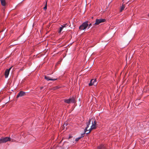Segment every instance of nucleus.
Returning <instances> with one entry per match:
<instances>
[{
  "mask_svg": "<svg viewBox=\"0 0 149 149\" xmlns=\"http://www.w3.org/2000/svg\"><path fill=\"white\" fill-rule=\"evenodd\" d=\"M11 139L9 137H2L0 139V144L6 143L8 141H10Z\"/></svg>",
  "mask_w": 149,
  "mask_h": 149,
  "instance_id": "f257e3e1",
  "label": "nucleus"
},
{
  "mask_svg": "<svg viewBox=\"0 0 149 149\" xmlns=\"http://www.w3.org/2000/svg\"><path fill=\"white\" fill-rule=\"evenodd\" d=\"M92 125L91 127V128L89 129V131L86 133V134H89L91 132L92 130L95 129L96 128V121L95 120H94V121H92Z\"/></svg>",
  "mask_w": 149,
  "mask_h": 149,
  "instance_id": "f03ea898",
  "label": "nucleus"
},
{
  "mask_svg": "<svg viewBox=\"0 0 149 149\" xmlns=\"http://www.w3.org/2000/svg\"><path fill=\"white\" fill-rule=\"evenodd\" d=\"M88 25V22H84L79 26V29L80 30H84L86 28Z\"/></svg>",
  "mask_w": 149,
  "mask_h": 149,
  "instance_id": "7ed1b4c3",
  "label": "nucleus"
},
{
  "mask_svg": "<svg viewBox=\"0 0 149 149\" xmlns=\"http://www.w3.org/2000/svg\"><path fill=\"white\" fill-rule=\"evenodd\" d=\"M65 102L68 104H70L72 103H74L75 102V100L74 97H72L68 99H65L64 100Z\"/></svg>",
  "mask_w": 149,
  "mask_h": 149,
  "instance_id": "20e7f679",
  "label": "nucleus"
},
{
  "mask_svg": "<svg viewBox=\"0 0 149 149\" xmlns=\"http://www.w3.org/2000/svg\"><path fill=\"white\" fill-rule=\"evenodd\" d=\"M105 21V19H96L95 23L93 24L94 25H97L99 24L100 23L104 22Z\"/></svg>",
  "mask_w": 149,
  "mask_h": 149,
  "instance_id": "39448f33",
  "label": "nucleus"
},
{
  "mask_svg": "<svg viewBox=\"0 0 149 149\" xmlns=\"http://www.w3.org/2000/svg\"><path fill=\"white\" fill-rule=\"evenodd\" d=\"M91 119H89V120L86 122V124L87 125V126L85 128L84 131V133H86H86L88 132L89 131V129L88 130V128L89 127V126L91 122Z\"/></svg>",
  "mask_w": 149,
  "mask_h": 149,
  "instance_id": "423d86ee",
  "label": "nucleus"
},
{
  "mask_svg": "<svg viewBox=\"0 0 149 149\" xmlns=\"http://www.w3.org/2000/svg\"><path fill=\"white\" fill-rule=\"evenodd\" d=\"M97 81L96 79H92L91 80L90 83L89 84V86H90L93 85L94 86L96 85L97 83H96Z\"/></svg>",
  "mask_w": 149,
  "mask_h": 149,
  "instance_id": "0eeeda50",
  "label": "nucleus"
},
{
  "mask_svg": "<svg viewBox=\"0 0 149 149\" xmlns=\"http://www.w3.org/2000/svg\"><path fill=\"white\" fill-rule=\"evenodd\" d=\"M12 68V67L10 68L9 69L6 70L5 71L4 75L5 76V78H6L8 77V75L9 74L10 71Z\"/></svg>",
  "mask_w": 149,
  "mask_h": 149,
  "instance_id": "6e6552de",
  "label": "nucleus"
},
{
  "mask_svg": "<svg viewBox=\"0 0 149 149\" xmlns=\"http://www.w3.org/2000/svg\"><path fill=\"white\" fill-rule=\"evenodd\" d=\"M25 93L24 92L22 91H20L17 95V98H18L19 97H21L25 95Z\"/></svg>",
  "mask_w": 149,
  "mask_h": 149,
  "instance_id": "1a4fd4ad",
  "label": "nucleus"
},
{
  "mask_svg": "<svg viewBox=\"0 0 149 149\" xmlns=\"http://www.w3.org/2000/svg\"><path fill=\"white\" fill-rule=\"evenodd\" d=\"M97 149H107V147L105 145L101 144L97 147Z\"/></svg>",
  "mask_w": 149,
  "mask_h": 149,
  "instance_id": "9d476101",
  "label": "nucleus"
},
{
  "mask_svg": "<svg viewBox=\"0 0 149 149\" xmlns=\"http://www.w3.org/2000/svg\"><path fill=\"white\" fill-rule=\"evenodd\" d=\"M45 78L47 81L49 80H56L57 79H53L52 78H51L48 76H45Z\"/></svg>",
  "mask_w": 149,
  "mask_h": 149,
  "instance_id": "9b49d317",
  "label": "nucleus"
},
{
  "mask_svg": "<svg viewBox=\"0 0 149 149\" xmlns=\"http://www.w3.org/2000/svg\"><path fill=\"white\" fill-rule=\"evenodd\" d=\"M68 25H67V24H64L63 25H62L61 26V27H60L59 29V30L58 31V32L59 33H60L63 30V29L65 27L67 26H68Z\"/></svg>",
  "mask_w": 149,
  "mask_h": 149,
  "instance_id": "f8f14e48",
  "label": "nucleus"
},
{
  "mask_svg": "<svg viewBox=\"0 0 149 149\" xmlns=\"http://www.w3.org/2000/svg\"><path fill=\"white\" fill-rule=\"evenodd\" d=\"M1 5L3 6H5L6 5V3L5 0H0Z\"/></svg>",
  "mask_w": 149,
  "mask_h": 149,
  "instance_id": "ddd939ff",
  "label": "nucleus"
},
{
  "mask_svg": "<svg viewBox=\"0 0 149 149\" xmlns=\"http://www.w3.org/2000/svg\"><path fill=\"white\" fill-rule=\"evenodd\" d=\"M125 7V4H123L122 6L121 7L120 10V12H121L124 9Z\"/></svg>",
  "mask_w": 149,
  "mask_h": 149,
  "instance_id": "4468645a",
  "label": "nucleus"
},
{
  "mask_svg": "<svg viewBox=\"0 0 149 149\" xmlns=\"http://www.w3.org/2000/svg\"><path fill=\"white\" fill-rule=\"evenodd\" d=\"M84 134H81V137H78L77 138H76L75 139V141H78L79 139H80L81 138L83 137L84 136L83 135Z\"/></svg>",
  "mask_w": 149,
  "mask_h": 149,
  "instance_id": "2eb2a0df",
  "label": "nucleus"
},
{
  "mask_svg": "<svg viewBox=\"0 0 149 149\" xmlns=\"http://www.w3.org/2000/svg\"><path fill=\"white\" fill-rule=\"evenodd\" d=\"M47 1H46L45 6L43 8V9L45 10H46V9H47Z\"/></svg>",
  "mask_w": 149,
  "mask_h": 149,
  "instance_id": "dca6fc26",
  "label": "nucleus"
},
{
  "mask_svg": "<svg viewBox=\"0 0 149 149\" xmlns=\"http://www.w3.org/2000/svg\"><path fill=\"white\" fill-rule=\"evenodd\" d=\"M59 88V87L58 86H56L53 88V90H55Z\"/></svg>",
  "mask_w": 149,
  "mask_h": 149,
  "instance_id": "f3484780",
  "label": "nucleus"
},
{
  "mask_svg": "<svg viewBox=\"0 0 149 149\" xmlns=\"http://www.w3.org/2000/svg\"><path fill=\"white\" fill-rule=\"evenodd\" d=\"M92 25L91 24H90L89 25V28L90 26H91Z\"/></svg>",
  "mask_w": 149,
  "mask_h": 149,
  "instance_id": "a211bd4d",
  "label": "nucleus"
},
{
  "mask_svg": "<svg viewBox=\"0 0 149 149\" xmlns=\"http://www.w3.org/2000/svg\"><path fill=\"white\" fill-rule=\"evenodd\" d=\"M65 125V126H66V125H67V123H65L64 125V126Z\"/></svg>",
  "mask_w": 149,
  "mask_h": 149,
  "instance_id": "6ab92c4d",
  "label": "nucleus"
},
{
  "mask_svg": "<svg viewBox=\"0 0 149 149\" xmlns=\"http://www.w3.org/2000/svg\"><path fill=\"white\" fill-rule=\"evenodd\" d=\"M43 88V87H40V88L41 89H42Z\"/></svg>",
  "mask_w": 149,
  "mask_h": 149,
  "instance_id": "aec40b11",
  "label": "nucleus"
},
{
  "mask_svg": "<svg viewBox=\"0 0 149 149\" xmlns=\"http://www.w3.org/2000/svg\"><path fill=\"white\" fill-rule=\"evenodd\" d=\"M72 137V136H70L69 137V139H70V138H71Z\"/></svg>",
  "mask_w": 149,
  "mask_h": 149,
  "instance_id": "412c9836",
  "label": "nucleus"
},
{
  "mask_svg": "<svg viewBox=\"0 0 149 149\" xmlns=\"http://www.w3.org/2000/svg\"><path fill=\"white\" fill-rule=\"evenodd\" d=\"M12 141H14L13 140H12Z\"/></svg>",
  "mask_w": 149,
  "mask_h": 149,
  "instance_id": "4be33fe9",
  "label": "nucleus"
},
{
  "mask_svg": "<svg viewBox=\"0 0 149 149\" xmlns=\"http://www.w3.org/2000/svg\"><path fill=\"white\" fill-rule=\"evenodd\" d=\"M148 17H149V14L148 15Z\"/></svg>",
  "mask_w": 149,
  "mask_h": 149,
  "instance_id": "5701e85b",
  "label": "nucleus"
},
{
  "mask_svg": "<svg viewBox=\"0 0 149 149\" xmlns=\"http://www.w3.org/2000/svg\"><path fill=\"white\" fill-rule=\"evenodd\" d=\"M52 149V148H51V149Z\"/></svg>",
  "mask_w": 149,
  "mask_h": 149,
  "instance_id": "b1692460",
  "label": "nucleus"
}]
</instances>
